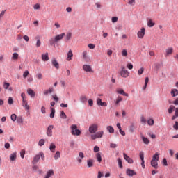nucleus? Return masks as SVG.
Returning a JSON list of instances; mask_svg holds the SVG:
<instances>
[{"instance_id": "f257e3e1", "label": "nucleus", "mask_w": 178, "mask_h": 178, "mask_svg": "<svg viewBox=\"0 0 178 178\" xmlns=\"http://www.w3.org/2000/svg\"><path fill=\"white\" fill-rule=\"evenodd\" d=\"M65 35H66L65 33H61V34L57 35L54 38H50L49 40L50 45H54V44H55L56 42H59L60 40H63V37H65Z\"/></svg>"}, {"instance_id": "f03ea898", "label": "nucleus", "mask_w": 178, "mask_h": 178, "mask_svg": "<svg viewBox=\"0 0 178 178\" xmlns=\"http://www.w3.org/2000/svg\"><path fill=\"white\" fill-rule=\"evenodd\" d=\"M158 161H159V153L156 152L153 155L151 161V165L152 168H154V169H158Z\"/></svg>"}, {"instance_id": "7ed1b4c3", "label": "nucleus", "mask_w": 178, "mask_h": 178, "mask_svg": "<svg viewBox=\"0 0 178 178\" xmlns=\"http://www.w3.org/2000/svg\"><path fill=\"white\" fill-rule=\"evenodd\" d=\"M70 129L71 134H72V136H80V134H81V131L77 129L76 124L71 125Z\"/></svg>"}, {"instance_id": "20e7f679", "label": "nucleus", "mask_w": 178, "mask_h": 178, "mask_svg": "<svg viewBox=\"0 0 178 178\" xmlns=\"http://www.w3.org/2000/svg\"><path fill=\"white\" fill-rule=\"evenodd\" d=\"M98 131V124H92L89 127V133L90 134H95Z\"/></svg>"}, {"instance_id": "39448f33", "label": "nucleus", "mask_w": 178, "mask_h": 178, "mask_svg": "<svg viewBox=\"0 0 178 178\" xmlns=\"http://www.w3.org/2000/svg\"><path fill=\"white\" fill-rule=\"evenodd\" d=\"M102 136H104L103 131H100L97 132L95 134L91 135L92 140H96V138H102Z\"/></svg>"}, {"instance_id": "423d86ee", "label": "nucleus", "mask_w": 178, "mask_h": 178, "mask_svg": "<svg viewBox=\"0 0 178 178\" xmlns=\"http://www.w3.org/2000/svg\"><path fill=\"white\" fill-rule=\"evenodd\" d=\"M144 35H145V28L143 27L138 31L137 36L138 38L143 39L144 38Z\"/></svg>"}, {"instance_id": "0eeeda50", "label": "nucleus", "mask_w": 178, "mask_h": 178, "mask_svg": "<svg viewBox=\"0 0 178 178\" xmlns=\"http://www.w3.org/2000/svg\"><path fill=\"white\" fill-rule=\"evenodd\" d=\"M120 74L121 77H123L124 79H127V77H129V76H130L129 71L127 70H121Z\"/></svg>"}, {"instance_id": "6e6552de", "label": "nucleus", "mask_w": 178, "mask_h": 178, "mask_svg": "<svg viewBox=\"0 0 178 178\" xmlns=\"http://www.w3.org/2000/svg\"><path fill=\"white\" fill-rule=\"evenodd\" d=\"M52 130H54V125H49L47 127L46 134L48 137H52Z\"/></svg>"}, {"instance_id": "1a4fd4ad", "label": "nucleus", "mask_w": 178, "mask_h": 178, "mask_svg": "<svg viewBox=\"0 0 178 178\" xmlns=\"http://www.w3.org/2000/svg\"><path fill=\"white\" fill-rule=\"evenodd\" d=\"M83 69L85 72H90V73H94V71H92V68H91L90 65H84L83 66Z\"/></svg>"}, {"instance_id": "9d476101", "label": "nucleus", "mask_w": 178, "mask_h": 178, "mask_svg": "<svg viewBox=\"0 0 178 178\" xmlns=\"http://www.w3.org/2000/svg\"><path fill=\"white\" fill-rule=\"evenodd\" d=\"M54 175H55V172H54V170L52 169H50L49 170L45 176H44V178H50V177H52V176H54Z\"/></svg>"}, {"instance_id": "9b49d317", "label": "nucleus", "mask_w": 178, "mask_h": 178, "mask_svg": "<svg viewBox=\"0 0 178 178\" xmlns=\"http://www.w3.org/2000/svg\"><path fill=\"white\" fill-rule=\"evenodd\" d=\"M126 174L127 175V176H136V175H137V172L130 168H128L127 169Z\"/></svg>"}, {"instance_id": "f8f14e48", "label": "nucleus", "mask_w": 178, "mask_h": 178, "mask_svg": "<svg viewBox=\"0 0 178 178\" xmlns=\"http://www.w3.org/2000/svg\"><path fill=\"white\" fill-rule=\"evenodd\" d=\"M97 104L99 106H106L108 105L106 104V102H102V99H101V98H97Z\"/></svg>"}, {"instance_id": "ddd939ff", "label": "nucleus", "mask_w": 178, "mask_h": 178, "mask_svg": "<svg viewBox=\"0 0 178 178\" xmlns=\"http://www.w3.org/2000/svg\"><path fill=\"white\" fill-rule=\"evenodd\" d=\"M173 54V48L169 47L165 49V53L164 54L165 56H169V55H172Z\"/></svg>"}, {"instance_id": "4468645a", "label": "nucleus", "mask_w": 178, "mask_h": 178, "mask_svg": "<svg viewBox=\"0 0 178 178\" xmlns=\"http://www.w3.org/2000/svg\"><path fill=\"white\" fill-rule=\"evenodd\" d=\"M116 92H118V94H121L122 95H124V97H129V94L126 93L124 92V90L122 88L117 89Z\"/></svg>"}, {"instance_id": "2eb2a0df", "label": "nucleus", "mask_w": 178, "mask_h": 178, "mask_svg": "<svg viewBox=\"0 0 178 178\" xmlns=\"http://www.w3.org/2000/svg\"><path fill=\"white\" fill-rule=\"evenodd\" d=\"M88 52L86 50L83 51L82 52V59H83V60H85L86 62H88Z\"/></svg>"}, {"instance_id": "dca6fc26", "label": "nucleus", "mask_w": 178, "mask_h": 178, "mask_svg": "<svg viewBox=\"0 0 178 178\" xmlns=\"http://www.w3.org/2000/svg\"><path fill=\"white\" fill-rule=\"evenodd\" d=\"M27 94L28 95H30L31 98H34V97H35V92L31 88L27 89Z\"/></svg>"}, {"instance_id": "f3484780", "label": "nucleus", "mask_w": 178, "mask_h": 178, "mask_svg": "<svg viewBox=\"0 0 178 178\" xmlns=\"http://www.w3.org/2000/svg\"><path fill=\"white\" fill-rule=\"evenodd\" d=\"M123 155H124V159H125V161H127L128 163H133L134 161L131 159V158H130V156L126 154V153H124Z\"/></svg>"}, {"instance_id": "a211bd4d", "label": "nucleus", "mask_w": 178, "mask_h": 178, "mask_svg": "<svg viewBox=\"0 0 178 178\" xmlns=\"http://www.w3.org/2000/svg\"><path fill=\"white\" fill-rule=\"evenodd\" d=\"M40 154H36V155L34 156V158H33V161H32V163H33V165H35V163H38V161H40Z\"/></svg>"}, {"instance_id": "6ab92c4d", "label": "nucleus", "mask_w": 178, "mask_h": 178, "mask_svg": "<svg viewBox=\"0 0 178 178\" xmlns=\"http://www.w3.org/2000/svg\"><path fill=\"white\" fill-rule=\"evenodd\" d=\"M72 58H73V51H72V49H70L67 53V62H70V60H72Z\"/></svg>"}, {"instance_id": "aec40b11", "label": "nucleus", "mask_w": 178, "mask_h": 178, "mask_svg": "<svg viewBox=\"0 0 178 178\" xmlns=\"http://www.w3.org/2000/svg\"><path fill=\"white\" fill-rule=\"evenodd\" d=\"M42 60H43V62H47V60H49L48 53L42 54Z\"/></svg>"}, {"instance_id": "412c9836", "label": "nucleus", "mask_w": 178, "mask_h": 178, "mask_svg": "<svg viewBox=\"0 0 178 178\" xmlns=\"http://www.w3.org/2000/svg\"><path fill=\"white\" fill-rule=\"evenodd\" d=\"M16 158H17L16 152L12 153L10 155V162H15V161H16Z\"/></svg>"}, {"instance_id": "4be33fe9", "label": "nucleus", "mask_w": 178, "mask_h": 178, "mask_svg": "<svg viewBox=\"0 0 178 178\" xmlns=\"http://www.w3.org/2000/svg\"><path fill=\"white\" fill-rule=\"evenodd\" d=\"M88 100V99L87 98V96H86V95H81L79 98V101H81L82 102V104H86V102H87Z\"/></svg>"}, {"instance_id": "5701e85b", "label": "nucleus", "mask_w": 178, "mask_h": 178, "mask_svg": "<svg viewBox=\"0 0 178 178\" xmlns=\"http://www.w3.org/2000/svg\"><path fill=\"white\" fill-rule=\"evenodd\" d=\"M51 63H52L53 66H54V67H56V69H59V63H58L56 59L52 60Z\"/></svg>"}, {"instance_id": "b1692460", "label": "nucleus", "mask_w": 178, "mask_h": 178, "mask_svg": "<svg viewBox=\"0 0 178 178\" xmlns=\"http://www.w3.org/2000/svg\"><path fill=\"white\" fill-rule=\"evenodd\" d=\"M88 168H92L94 166V160L88 159L87 160Z\"/></svg>"}, {"instance_id": "393cba45", "label": "nucleus", "mask_w": 178, "mask_h": 178, "mask_svg": "<svg viewBox=\"0 0 178 178\" xmlns=\"http://www.w3.org/2000/svg\"><path fill=\"white\" fill-rule=\"evenodd\" d=\"M54 92V88H50L48 90H46L43 92L44 95H48V94H52Z\"/></svg>"}, {"instance_id": "a878e982", "label": "nucleus", "mask_w": 178, "mask_h": 178, "mask_svg": "<svg viewBox=\"0 0 178 178\" xmlns=\"http://www.w3.org/2000/svg\"><path fill=\"white\" fill-rule=\"evenodd\" d=\"M107 131H108L111 134H113L115 133V129H113V127L112 126H108L106 127Z\"/></svg>"}, {"instance_id": "bb28decb", "label": "nucleus", "mask_w": 178, "mask_h": 178, "mask_svg": "<svg viewBox=\"0 0 178 178\" xmlns=\"http://www.w3.org/2000/svg\"><path fill=\"white\" fill-rule=\"evenodd\" d=\"M170 93H171L172 97H177L178 90L177 89H172Z\"/></svg>"}, {"instance_id": "cd10ccee", "label": "nucleus", "mask_w": 178, "mask_h": 178, "mask_svg": "<svg viewBox=\"0 0 178 178\" xmlns=\"http://www.w3.org/2000/svg\"><path fill=\"white\" fill-rule=\"evenodd\" d=\"M96 158H97V162H99V163H101L102 162V157L101 156V153H99V152L97 153Z\"/></svg>"}, {"instance_id": "c85d7f7f", "label": "nucleus", "mask_w": 178, "mask_h": 178, "mask_svg": "<svg viewBox=\"0 0 178 178\" xmlns=\"http://www.w3.org/2000/svg\"><path fill=\"white\" fill-rule=\"evenodd\" d=\"M147 26L148 27H154V26H155V22H154L152 19H149L147 20Z\"/></svg>"}, {"instance_id": "c756f323", "label": "nucleus", "mask_w": 178, "mask_h": 178, "mask_svg": "<svg viewBox=\"0 0 178 178\" xmlns=\"http://www.w3.org/2000/svg\"><path fill=\"white\" fill-rule=\"evenodd\" d=\"M134 130H136V125H134V123H132L129 126V132L130 133H134Z\"/></svg>"}, {"instance_id": "7c9ffc66", "label": "nucleus", "mask_w": 178, "mask_h": 178, "mask_svg": "<svg viewBox=\"0 0 178 178\" xmlns=\"http://www.w3.org/2000/svg\"><path fill=\"white\" fill-rule=\"evenodd\" d=\"M143 142L144 143V144H146L147 145V144H149V139L147 138L145 136H142L141 137Z\"/></svg>"}, {"instance_id": "2f4dec72", "label": "nucleus", "mask_w": 178, "mask_h": 178, "mask_svg": "<svg viewBox=\"0 0 178 178\" xmlns=\"http://www.w3.org/2000/svg\"><path fill=\"white\" fill-rule=\"evenodd\" d=\"M56 148V146L54 143L50 144L49 149L51 152H55Z\"/></svg>"}, {"instance_id": "473e14b6", "label": "nucleus", "mask_w": 178, "mask_h": 178, "mask_svg": "<svg viewBox=\"0 0 178 178\" xmlns=\"http://www.w3.org/2000/svg\"><path fill=\"white\" fill-rule=\"evenodd\" d=\"M177 118H178V108H175V115L172 117V120H175Z\"/></svg>"}, {"instance_id": "72a5a7b5", "label": "nucleus", "mask_w": 178, "mask_h": 178, "mask_svg": "<svg viewBox=\"0 0 178 178\" xmlns=\"http://www.w3.org/2000/svg\"><path fill=\"white\" fill-rule=\"evenodd\" d=\"M60 158V152L59 151H57L54 155V159L55 161H58Z\"/></svg>"}, {"instance_id": "f704fd0d", "label": "nucleus", "mask_w": 178, "mask_h": 178, "mask_svg": "<svg viewBox=\"0 0 178 178\" xmlns=\"http://www.w3.org/2000/svg\"><path fill=\"white\" fill-rule=\"evenodd\" d=\"M128 5H130V6H134L136 5V0H127Z\"/></svg>"}, {"instance_id": "c9c22d12", "label": "nucleus", "mask_w": 178, "mask_h": 178, "mask_svg": "<svg viewBox=\"0 0 178 178\" xmlns=\"http://www.w3.org/2000/svg\"><path fill=\"white\" fill-rule=\"evenodd\" d=\"M12 59L13 60H17V59H19V54L17 53L13 54Z\"/></svg>"}, {"instance_id": "e433bc0d", "label": "nucleus", "mask_w": 178, "mask_h": 178, "mask_svg": "<svg viewBox=\"0 0 178 178\" xmlns=\"http://www.w3.org/2000/svg\"><path fill=\"white\" fill-rule=\"evenodd\" d=\"M174 111H175V106H173V105L170 106V107H169V108H168V113H169L170 115H171V113H172V112H174Z\"/></svg>"}, {"instance_id": "4c0bfd02", "label": "nucleus", "mask_w": 178, "mask_h": 178, "mask_svg": "<svg viewBox=\"0 0 178 178\" xmlns=\"http://www.w3.org/2000/svg\"><path fill=\"white\" fill-rule=\"evenodd\" d=\"M22 106L25 108L26 111H29L30 109V105H29V103L26 102V103H22Z\"/></svg>"}, {"instance_id": "58836bf2", "label": "nucleus", "mask_w": 178, "mask_h": 178, "mask_svg": "<svg viewBox=\"0 0 178 178\" xmlns=\"http://www.w3.org/2000/svg\"><path fill=\"white\" fill-rule=\"evenodd\" d=\"M45 144V140L44 139H40L38 142V145L39 147H42Z\"/></svg>"}, {"instance_id": "ea45409f", "label": "nucleus", "mask_w": 178, "mask_h": 178, "mask_svg": "<svg viewBox=\"0 0 178 178\" xmlns=\"http://www.w3.org/2000/svg\"><path fill=\"white\" fill-rule=\"evenodd\" d=\"M148 81H149V78L146 77L145 81V86L143 87V90H145L147 88V86L148 85Z\"/></svg>"}, {"instance_id": "a19ab883", "label": "nucleus", "mask_w": 178, "mask_h": 178, "mask_svg": "<svg viewBox=\"0 0 178 178\" xmlns=\"http://www.w3.org/2000/svg\"><path fill=\"white\" fill-rule=\"evenodd\" d=\"M54 117H55V108H52L50 113V118L51 119H53V118Z\"/></svg>"}, {"instance_id": "79ce46f5", "label": "nucleus", "mask_w": 178, "mask_h": 178, "mask_svg": "<svg viewBox=\"0 0 178 178\" xmlns=\"http://www.w3.org/2000/svg\"><path fill=\"white\" fill-rule=\"evenodd\" d=\"M10 86V83H7V82H4L3 87V88H5V90H8V88H9V86Z\"/></svg>"}, {"instance_id": "37998d69", "label": "nucleus", "mask_w": 178, "mask_h": 178, "mask_svg": "<svg viewBox=\"0 0 178 178\" xmlns=\"http://www.w3.org/2000/svg\"><path fill=\"white\" fill-rule=\"evenodd\" d=\"M121 101H123V99L122 98V97L118 96L115 101V105L119 104V102H121Z\"/></svg>"}, {"instance_id": "c03bdc74", "label": "nucleus", "mask_w": 178, "mask_h": 178, "mask_svg": "<svg viewBox=\"0 0 178 178\" xmlns=\"http://www.w3.org/2000/svg\"><path fill=\"white\" fill-rule=\"evenodd\" d=\"M118 162L119 168H120V169H122L123 168V163H122V159H120V158L118 159Z\"/></svg>"}, {"instance_id": "a18cd8bd", "label": "nucleus", "mask_w": 178, "mask_h": 178, "mask_svg": "<svg viewBox=\"0 0 178 178\" xmlns=\"http://www.w3.org/2000/svg\"><path fill=\"white\" fill-rule=\"evenodd\" d=\"M154 119H149L147 120V124H149V126H154Z\"/></svg>"}, {"instance_id": "49530a36", "label": "nucleus", "mask_w": 178, "mask_h": 178, "mask_svg": "<svg viewBox=\"0 0 178 178\" xmlns=\"http://www.w3.org/2000/svg\"><path fill=\"white\" fill-rule=\"evenodd\" d=\"M36 78L38 80H42V74L41 72H39L36 74Z\"/></svg>"}, {"instance_id": "de8ad7c7", "label": "nucleus", "mask_w": 178, "mask_h": 178, "mask_svg": "<svg viewBox=\"0 0 178 178\" xmlns=\"http://www.w3.org/2000/svg\"><path fill=\"white\" fill-rule=\"evenodd\" d=\"M144 73V67H141L140 69L138 70V76H141Z\"/></svg>"}, {"instance_id": "09e8293b", "label": "nucleus", "mask_w": 178, "mask_h": 178, "mask_svg": "<svg viewBox=\"0 0 178 178\" xmlns=\"http://www.w3.org/2000/svg\"><path fill=\"white\" fill-rule=\"evenodd\" d=\"M70 38H72V33H67L65 38L66 41H69Z\"/></svg>"}, {"instance_id": "8fccbe9b", "label": "nucleus", "mask_w": 178, "mask_h": 178, "mask_svg": "<svg viewBox=\"0 0 178 178\" xmlns=\"http://www.w3.org/2000/svg\"><path fill=\"white\" fill-rule=\"evenodd\" d=\"M24 155H26V150L25 149L21 150L20 156L21 158H22V159L24 158Z\"/></svg>"}, {"instance_id": "3c124183", "label": "nucleus", "mask_w": 178, "mask_h": 178, "mask_svg": "<svg viewBox=\"0 0 178 178\" xmlns=\"http://www.w3.org/2000/svg\"><path fill=\"white\" fill-rule=\"evenodd\" d=\"M121 54L122 56H124V57L127 56V50L125 49H122V51H121Z\"/></svg>"}, {"instance_id": "603ef678", "label": "nucleus", "mask_w": 178, "mask_h": 178, "mask_svg": "<svg viewBox=\"0 0 178 178\" xmlns=\"http://www.w3.org/2000/svg\"><path fill=\"white\" fill-rule=\"evenodd\" d=\"M140 122L143 124H145V123H147V119H145V118H144V116H141L140 117Z\"/></svg>"}, {"instance_id": "864d4df0", "label": "nucleus", "mask_w": 178, "mask_h": 178, "mask_svg": "<svg viewBox=\"0 0 178 178\" xmlns=\"http://www.w3.org/2000/svg\"><path fill=\"white\" fill-rule=\"evenodd\" d=\"M16 119H17V116L16 115V114H12L11 120H13V122H16Z\"/></svg>"}, {"instance_id": "5fc2aeb1", "label": "nucleus", "mask_w": 178, "mask_h": 178, "mask_svg": "<svg viewBox=\"0 0 178 178\" xmlns=\"http://www.w3.org/2000/svg\"><path fill=\"white\" fill-rule=\"evenodd\" d=\"M29 74H30V72H29V70H26L23 74L24 79L27 78V76H29Z\"/></svg>"}, {"instance_id": "6e6d98bb", "label": "nucleus", "mask_w": 178, "mask_h": 178, "mask_svg": "<svg viewBox=\"0 0 178 178\" xmlns=\"http://www.w3.org/2000/svg\"><path fill=\"white\" fill-rule=\"evenodd\" d=\"M95 6H96V8L97 9H101V8H102V5H101V3H99V2L95 3Z\"/></svg>"}, {"instance_id": "4d7b16f0", "label": "nucleus", "mask_w": 178, "mask_h": 178, "mask_svg": "<svg viewBox=\"0 0 178 178\" xmlns=\"http://www.w3.org/2000/svg\"><path fill=\"white\" fill-rule=\"evenodd\" d=\"M60 118L62 119H66L67 116L64 111H61L60 113Z\"/></svg>"}, {"instance_id": "13d9d810", "label": "nucleus", "mask_w": 178, "mask_h": 178, "mask_svg": "<svg viewBox=\"0 0 178 178\" xmlns=\"http://www.w3.org/2000/svg\"><path fill=\"white\" fill-rule=\"evenodd\" d=\"M40 8H41V6L38 3H36L33 6V9H35V10H38L40 9Z\"/></svg>"}, {"instance_id": "bf43d9fd", "label": "nucleus", "mask_w": 178, "mask_h": 178, "mask_svg": "<svg viewBox=\"0 0 178 178\" xmlns=\"http://www.w3.org/2000/svg\"><path fill=\"white\" fill-rule=\"evenodd\" d=\"M41 47V40L38 39L36 42V48H40Z\"/></svg>"}, {"instance_id": "052dcab7", "label": "nucleus", "mask_w": 178, "mask_h": 178, "mask_svg": "<svg viewBox=\"0 0 178 178\" xmlns=\"http://www.w3.org/2000/svg\"><path fill=\"white\" fill-rule=\"evenodd\" d=\"M53 99L56 101V102H58L59 101V97L56 95H52Z\"/></svg>"}, {"instance_id": "680f3d73", "label": "nucleus", "mask_w": 178, "mask_h": 178, "mask_svg": "<svg viewBox=\"0 0 178 178\" xmlns=\"http://www.w3.org/2000/svg\"><path fill=\"white\" fill-rule=\"evenodd\" d=\"M139 156H140L141 161H144V152H140L139 154Z\"/></svg>"}, {"instance_id": "e2e57ef3", "label": "nucleus", "mask_w": 178, "mask_h": 178, "mask_svg": "<svg viewBox=\"0 0 178 178\" xmlns=\"http://www.w3.org/2000/svg\"><path fill=\"white\" fill-rule=\"evenodd\" d=\"M17 123H23V118L22 117H18L17 119Z\"/></svg>"}, {"instance_id": "0e129e2a", "label": "nucleus", "mask_w": 178, "mask_h": 178, "mask_svg": "<svg viewBox=\"0 0 178 178\" xmlns=\"http://www.w3.org/2000/svg\"><path fill=\"white\" fill-rule=\"evenodd\" d=\"M162 163L163 166H168V161L166 160V159H163Z\"/></svg>"}, {"instance_id": "69168bd1", "label": "nucleus", "mask_w": 178, "mask_h": 178, "mask_svg": "<svg viewBox=\"0 0 178 178\" xmlns=\"http://www.w3.org/2000/svg\"><path fill=\"white\" fill-rule=\"evenodd\" d=\"M94 152H99V147L95 146L93 149Z\"/></svg>"}, {"instance_id": "338daca9", "label": "nucleus", "mask_w": 178, "mask_h": 178, "mask_svg": "<svg viewBox=\"0 0 178 178\" xmlns=\"http://www.w3.org/2000/svg\"><path fill=\"white\" fill-rule=\"evenodd\" d=\"M111 22L112 23H116V22H118V17H113L111 18Z\"/></svg>"}, {"instance_id": "774afa93", "label": "nucleus", "mask_w": 178, "mask_h": 178, "mask_svg": "<svg viewBox=\"0 0 178 178\" xmlns=\"http://www.w3.org/2000/svg\"><path fill=\"white\" fill-rule=\"evenodd\" d=\"M173 129H175V130H178V122L175 121V124L173 125Z\"/></svg>"}]
</instances>
